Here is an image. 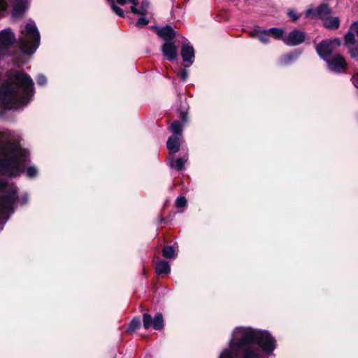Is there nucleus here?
<instances>
[{
  "mask_svg": "<svg viewBox=\"0 0 358 358\" xmlns=\"http://www.w3.org/2000/svg\"><path fill=\"white\" fill-rule=\"evenodd\" d=\"M148 23L149 20L145 17V15H141V17L137 20L136 25L137 27H143L147 25Z\"/></svg>",
  "mask_w": 358,
  "mask_h": 358,
  "instance_id": "34",
  "label": "nucleus"
},
{
  "mask_svg": "<svg viewBox=\"0 0 358 358\" xmlns=\"http://www.w3.org/2000/svg\"><path fill=\"white\" fill-rule=\"evenodd\" d=\"M352 58H358V48H354L353 45L348 47Z\"/></svg>",
  "mask_w": 358,
  "mask_h": 358,
  "instance_id": "35",
  "label": "nucleus"
},
{
  "mask_svg": "<svg viewBox=\"0 0 358 358\" xmlns=\"http://www.w3.org/2000/svg\"><path fill=\"white\" fill-rule=\"evenodd\" d=\"M36 83L39 87H44L48 83V78L43 74H38L36 77Z\"/></svg>",
  "mask_w": 358,
  "mask_h": 358,
  "instance_id": "32",
  "label": "nucleus"
},
{
  "mask_svg": "<svg viewBox=\"0 0 358 358\" xmlns=\"http://www.w3.org/2000/svg\"><path fill=\"white\" fill-rule=\"evenodd\" d=\"M305 33L297 29L290 31L287 36H285L284 43L290 46H295L302 43L305 40Z\"/></svg>",
  "mask_w": 358,
  "mask_h": 358,
  "instance_id": "14",
  "label": "nucleus"
},
{
  "mask_svg": "<svg viewBox=\"0 0 358 358\" xmlns=\"http://www.w3.org/2000/svg\"><path fill=\"white\" fill-rule=\"evenodd\" d=\"M188 160V155L186 154L181 157L174 159L173 157L170 159L169 166L177 171H182L185 168V164Z\"/></svg>",
  "mask_w": 358,
  "mask_h": 358,
  "instance_id": "20",
  "label": "nucleus"
},
{
  "mask_svg": "<svg viewBox=\"0 0 358 358\" xmlns=\"http://www.w3.org/2000/svg\"><path fill=\"white\" fill-rule=\"evenodd\" d=\"M180 55L183 62L186 63L185 67H189L193 64L194 61V49L187 40L182 43Z\"/></svg>",
  "mask_w": 358,
  "mask_h": 358,
  "instance_id": "13",
  "label": "nucleus"
},
{
  "mask_svg": "<svg viewBox=\"0 0 358 358\" xmlns=\"http://www.w3.org/2000/svg\"><path fill=\"white\" fill-rule=\"evenodd\" d=\"M355 36H357L350 29L345 36V43L347 47L354 45L356 43Z\"/></svg>",
  "mask_w": 358,
  "mask_h": 358,
  "instance_id": "27",
  "label": "nucleus"
},
{
  "mask_svg": "<svg viewBox=\"0 0 358 358\" xmlns=\"http://www.w3.org/2000/svg\"><path fill=\"white\" fill-rule=\"evenodd\" d=\"M323 24L324 27L329 29H336L340 24V20L338 17L328 16L324 21Z\"/></svg>",
  "mask_w": 358,
  "mask_h": 358,
  "instance_id": "24",
  "label": "nucleus"
},
{
  "mask_svg": "<svg viewBox=\"0 0 358 358\" xmlns=\"http://www.w3.org/2000/svg\"><path fill=\"white\" fill-rule=\"evenodd\" d=\"M33 97L34 91H0V110H22Z\"/></svg>",
  "mask_w": 358,
  "mask_h": 358,
  "instance_id": "4",
  "label": "nucleus"
},
{
  "mask_svg": "<svg viewBox=\"0 0 358 358\" xmlns=\"http://www.w3.org/2000/svg\"><path fill=\"white\" fill-rule=\"evenodd\" d=\"M24 173L29 179L38 176L39 171L34 164H30L29 151L23 148L19 141V136L14 131L0 129V175L9 179L17 178ZM14 182H15L14 181Z\"/></svg>",
  "mask_w": 358,
  "mask_h": 358,
  "instance_id": "1",
  "label": "nucleus"
},
{
  "mask_svg": "<svg viewBox=\"0 0 358 358\" xmlns=\"http://www.w3.org/2000/svg\"><path fill=\"white\" fill-rule=\"evenodd\" d=\"M340 45L341 41L338 38L323 40L317 45L316 52L325 61L334 51V45L339 46Z\"/></svg>",
  "mask_w": 358,
  "mask_h": 358,
  "instance_id": "10",
  "label": "nucleus"
},
{
  "mask_svg": "<svg viewBox=\"0 0 358 358\" xmlns=\"http://www.w3.org/2000/svg\"><path fill=\"white\" fill-rule=\"evenodd\" d=\"M115 1L116 3H117L118 4L123 6L127 3H131V5H133L135 0H115Z\"/></svg>",
  "mask_w": 358,
  "mask_h": 358,
  "instance_id": "39",
  "label": "nucleus"
},
{
  "mask_svg": "<svg viewBox=\"0 0 358 358\" xmlns=\"http://www.w3.org/2000/svg\"><path fill=\"white\" fill-rule=\"evenodd\" d=\"M250 36L252 38H257L264 44H268L270 42V35L268 29H262L258 26L250 32Z\"/></svg>",
  "mask_w": 358,
  "mask_h": 358,
  "instance_id": "18",
  "label": "nucleus"
},
{
  "mask_svg": "<svg viewBox=\"0 0 358 358\" xmlns=\"http://www.w3.org/2000/svg\"><path fill=\"white\" fill-rule=\"evenodd\" d=\"M324 62L327 63V69L334 73L345 72L348 66L345 58L340 54L334 55Z\"/></svg>",
  "mask_w": 358,
  "mask_h": 358,
  "instance_id": "11",
  "label": "nucleus"
},
{
  "mask_svg": "<svg viewBox=\"0 0 358 358\" xmlns=\"http://www.w3.org/2000/svg\"><path fill=\"white\" fill-rule=\"evenodd\" d=\"M169 130L172 135L166 141V147L170 152L175 154L180 148V138L182 136L183 128L179 120H175L169 126Z\"/></svg>",
  "mask_w": 358,
  "mask_h": 358,
  "instance_id": "7",
  "label": "nucleus"
},
{
  "mask_svg": "<svg viewBox=\"0 0 358 358\" xmlns=\"http://www.w3.org/2000/svg\"><path fill=\"white\" fill-rule=\"evenodd\" d=\"M155 272L157 275L168 274L171 271L169 264L165 260H160L155 264Z\"/></svg>",
  "mask_w": 358,
  "mask_h": 358,
  "instance_id": "22",
  "label": "nucleus"
},
{
  "mask_svg": "<svg viewBox=\"0 0 358 358\" xmlns=\"http://www.w3.org/2000/svg\"><path fill=\"white\" fill-rule=\"evenodd\" d=\"M188 109H189V106L187 104L182 105L178 109V112L179 113V118L180 119V120L182 122H180V124H182V127L184 124H186L189 120Z\"/></svg>",
  "mask_w": 358,
  "mask_h": 358,
  "instance_id": "25",
  "label": "nucleus"
},
{
  "mask_svg": "<svg viewBox=\"0 0 358 358\" xmlns=\"http://www.w3.org/2000/svg\"><path fill=\"white\" fill-rule=\"evenodd\" d=\"M155 29L159 37L166 42H172L176 36V31L170 25H166L162 27H155Z\"/></svg>",
  "mask_w": 358,
  "mask_h": 358,
  "instance_id": "17",
  "label": "nucleus"
},
{
  "mask_svg": "<svg viewBox=\"0 0 358 358\" xmlns=\"http://www.w3.org/2000/svg\"><path fill=\"white\" fill-rule=\"evenodd\" d=\"M138 2L136 0H135L133 5H131V13H133L134 14L145 15L148 12V8L149 6V2L148 1V0L143 1L139 8H136Z\"/></svg>",
  "mask_w": 358,
  "mask_h": 358,
  "instance_id": "21",
  "label": "nucleus"
},
{
  "mask_svg": "<svg viewBox=\"0 0 358 358\" xmlns=\"http://www.w3.org/2000/svg\"><path fill=\"white\" fill-rule=\"evenodd\" d=\"M352 81L354 86L356 88H358V71H357V75H355L352 77Z\"/></svg>",
  "mask_w": 358,
  "mask_h": 358,
  "instance_id": "40",
  "label": "nucleus"
},
{
  "mask_svg": "<svg viewBox=\"0 0 358 358\" xmlns=\"http://www.w3.org/2000/svg\"><path fill=\"white\" fill-rule=\"evenodd\" d=\"M15 41V35L10 28H6L0 31V59L7 55L8 49Z\"/></svg>",
  "mask_w": 358,
  "mask_h": 358,
  "instance_id": "8",
  "label": "nucleus"
},
{
  "mask_svg": "<svg viewBox=\"0 0 358 358\" xmlns=\"http://www.w3.org/2000/svg\"><path fill=\"white\" fill-rule=\"evenodd\" d=\"M301 55L300 51L295 50L282 56L279 59V64L281 66H287L295 62Z\"/></svg>",
  "mask_w": 358,
  "mask_h": 358,
  "instance_id": "19",
  "label": "nucleus"
},
{
  "mask_svg": "<svg viewBox=\"0 0 358 358\" xmlns=\"http://www.w3.org/2000/svg\"><path fill=\"white\" fill-rule=\"evenodd\" d=\"M29 195L24 192L19 196V188L16 182L9 179L0 178V231L15 212L18 206L28 204Z\"/></svg>",
  "mask_w": 358,
  "mask_h": 358,
  "instance_id": "3",
  "label": "nucleus"
},
{
  "mask_svg": "<svg viewBox=\"0 0 358 358\" xmlns=\"http://www.w3.org/2000/svg\"><path fill=\"white\" fill-rule=\"evenodd\" d=\"M178 76L180 77L181 80L185 81L188 77V72L186 69H182L181 71L178 73Z\"/></svg>",
  "mask_w": 358,
  "mask_h": 358,
  "instance_id": "36",
  "label": "nucleus"
},
{
  "mask_svg": "<svg viewBox=\"0 0 358 358\" xmlns=\"http://www.w3.org/2000/svg\"><path fill=\"white\" fill-rule=\"evenodd\" d=\"M252 0H236L237 7L243 10H248V6L250 5Z\"/></svg>",
  "mask_w": 358,
  "mask_h": 358,
  "instance_id": "30",
  "label": "nucleus"
},
{
  "mask_svg": "<svg viewBox=\"0 0 358 358\" xmlns=\"http://www.w3.org/2000/svg\"><path fill=\"white\" fill-rule=\"evenodd\" d=\"M287 15L291 21L296 22L299 19L301 14L297 13L295 10L290 8L287 10Z\"/></svg>",
  "mask_w": 358,
  "mask_h": 358,
  "instance_id": "31",
  "label": "nucleus"
},
{
  "mask_svg": "<svg viewBox=\"0 0 358 358\" xmlns=\"http://www.w3.org/2000/svg\"><path fill=\"white\" fill-rule=\"evenodd\" d=\"M255 344L268 354L276 348V341L268 331L250 327H236L232 331L229 348L223 350L219 358H260V351Z\"/></svg>",
  "mask_w": 358,
  "mask_h": 358,
  "instance_id": "2",
  "label": "nucleus"
},
{
  "mask_svg": "<svg viewBox=\"0 0 358 358\" xmlns=\"http://www.w3.org/2000/svg\"><path fill=\"white\" fill-rule=\"evenodd\" d=\"M350 29L358 38V22H354L351 25Z\"/></svg>",
  "mask_w": 358,
  "mask_h": 358,
  "instance_id": "38",
  "label": "nucleus"
},
{
  "mask_svg": "<svg viewBox=\"0 0 358 358\" xmlns=\"http://www.w3.org/2000/svg\"><path fill=\"white\" fill-rule=\"evenodd\" d=\"M142 320L145 329L152 327L155 330L161 331L164 328V320L162 313H157L154 317L149 313H143Z\"/></svg>",
  "mask_w": 358,
  "mask_h": 358,
  "instance_id": "9",
  "label": "nucleus"
},
{
  "mask_svg": "<svg viewBox=\"0 0 358 358\" xmlns=\"http://www.w3.org/2000/svg\"><path fill=\"white\" fill-rule=\"evenodd\" d=\"M332 10L329 6L326 3H322L317 8L310 7L304 13L306 18H317L322 22L329 15Z\"/></svg>",
  "mask_w": 358,
  "mask_h": 358,
  "instance_id": "12",
  "label": "nucleus"
},
{
  "mask_svg": "<svg viewBox=\"0 0 358 358\" xmlns=\"http://www.w3.org/2000/svg\"><path fill=\"white\" fill-rule=\"evenodd\" d=\"M41 36L36 23L29 20L21 30L19 36L20 48L24 55H31L40 45Z\"/></svg>",
  "mask_w": 358,
  "mask_h": 358,
  "instance_id": "5",
  "label": "nucleus"
},
{
  "mask_svg": "<svg viewBox=\"0 0 358 358\" xmlns=\"http://www.w3.org/2000/svg\"><path fill=\"white\" fill-rule=\"evenodd\" d=\"M106 1L110 3L111 9L116 15H117L118 16H120L121 17H124V10L121 8H120L119 6H117L116 5V2L115 1V0H106Z\"/></svg>",
  "mask_w": 358,
  "mask_h": 358,
  "instance_id": "29",
  "label": "nucleus"
},
{
  "mask_svg": "<svg viewBox=\"0 0 358 358\" xmlns=\"http://www.w3.org/2000/svg\"><path fill=\"white\" fill-rule=\"evenodd\" d=\"M268 31L270 35V38L272 37L275 40H282L284 42V39L285 38V30L282 28L278 27H272L268 29Z\"/></svg>",
  "mask_w": 358,
  "mask_h": 358,
  "instance_id": "23",
  "label": "nucleus"
},
{
  "mask_svg": "<svg viewBox=\"0 0 358 358\" xmlns=\"http://www.w3.org/2000/svg\"><path fill=\"white\" fill-rule=\"evenodd\" d=\"M30 0H14L12 15L14 17H20L28 9Z\"/></svg>",
  "mask_w": 358,
  "mask_h": 358,
  "instance_id": "16",
  "label": "nucleus"
},
{
  "mask_svg": "<svg viewBox=\"0 0 358 358\" xmlns=\"http://www.w3.org/2000/svg\"><path fill=\"white\" fill-rule=\"evenodd\" d=\"M141 326V320L138 317H134L130 322L127 328V331L133 332L138 329Z\"/></svg>",
  "mask_w": 358,
  "mask_h": 358,
  "instance_id": "28",
  "label": "nucleus"
},
{
  "mask_svg": "<svg viewBox=\"0 0 358 358\" xmlns=\"http://www.w3.org/2000/svg\"><path fill=\"white\" fill-rule=\"evenodd\" d=\"M162 255L166 259L176 258L177 257V252L173 246L167 245L164 247Z\"/></svg>",
  "mask_w": 358,
  "mask_h": 358,
  "instance_id": "26",
  "label": "nucleus"
},
{
  "mask_svg": "<svg viewBox=\"0 0 358 358\" xmlns=\"http://www.w3.org/2000/svg\"><path fill=\"white\" fill-rule=\"evenodd\" d=\"M187 205V199L185 196H179L176 200V207L178 208H184Z\"/></svg>",
  "mask_w": 358,
  "mask_h": 358,
  "instance_id": "33",
  "label": "nucleus"
},
{
  "mask_svg": "<svg viewBox=\"0 0 358 358\" xmlns=\"http://www.w3.org/2000/svg\"><path fill=\"white\" fill-rule=\"evenodd\" d=\"M8 3L6 0H0V16L6 10Z\"/></svg>",
  "mask_w": 358,
  "mask_h": 358,
  "instance_id": "37",
  "label": "nucleus"
},
{
  "mask_svg": "<svg viewBox=\"0 0 358 358\" xmlns=\"http://www.w3.org/2000/svg\"><path fill=\"white\" fill-rule=\"evenodd\" d=\"M34 81L27 73L15 69L7 71L6 80L0 87V90H15V87H22L33 90Z\"/></svg>",
  "mask_w": 358,
  "mask_h": 358,
  "instance_id": "6",
  "label": "nucleus"
},
{
  "mask_svg": "<svg viewBox=\"0 0 358 358\" xmlns=\"http://www.w3.org/2000/svg\"><path fill=\"white\" fill-rule=\"evenodd\" d=\"M163 56L169 61H173L178 56V48L174 42H165L162 46Z\"/></svg>",
  "mask_w": 358,
  "mask_h": 358,
  "instance_id": "15",
  "label": "nucleus"
}]
</instances>
